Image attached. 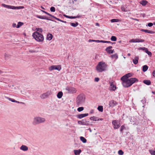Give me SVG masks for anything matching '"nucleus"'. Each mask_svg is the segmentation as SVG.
<instances>
[{
	"instance_id": "obj_16",
	"label": "nucleus",
	"mask_w": 155,
	"mask_h": 155,
	"mask_svg": "<svg viewBox=\"0 0 155 155\" xmlns=\"http://www.w3.org/2000/svg\"><path fill=\"white\" fill-rule=\"evenodd\" d=\"M90 119L91 120H93L95 121H97L99 120H103V119L102 118H100L99 119L98 117H91Z\"/></svg>"
},
{
	"instance_id": "obj_60",
	"label": "nucleus",
	"mask_w": 155,
	"mask_h": 155,
	"mask_svg": "<svg viewBox=\"0 0 155 155\" xmlns=\"http://www.w3.org/2000/svg\"><path fill=\"white\" fill-rule=\"evenodd\" d=\"M141 102H142L143 104H144L145 103V100H141Z\"/></svg>"
},
{
	"instance_id": "obj_13",
	"label": "nucleus",
	"mask_w": 155,
	"mask_h": 155,
	"mask_svg": "<svg viewBox=\"0 0 155 155\" xmlns=\"http://www.w3.org/2000/svg\"><path fill=\"white\" fill-rule=\"evenodd\" d=\"M112 48V47L111 46H109L107 48L105 49L107 53L109 54H112L113 53L114 50H110V49Z\"/></svg>"
},
{
	"instance_id": "obj_18",
	"label": "nucleus",
	"mask_w": 155,
	"mask_h": 155,
	"mask_svg": "<svg viewBox=\"0 0 155 155\" xmlns=\"http://www.w3.org/2000/svg\"><path fill=\"white\" fill-rule=\"evenodd\" d=\"M110 89L113 91H115L116 88V86L114 84H113L112 82H110Z\"/></svg>"
},
{
	"instance_id": "obj_36",
	"label": "nucleus",
	"mask_w": 155,
	"mask_h": 155,
	"mask_svg": "<svg viewBox=\"0 0 155 155\" xmlns=\"http://www.w3.org/2000/svg\"><path fill=\"white\" fill-rule=\"evenodd\" d=\"M137 42H142L144 41L143 39L136 38Z\"/></svg>"
},
{
	"instance_id": "obj_21",
	"label": "nucleus",
	"mask_w": 155,
	"mask_h": 155,
	"mask_svg": "<svg viewBox=\"0 0 155 155\" xmlns=\"http://www.w3.org/2000/svg\"><path fill=\"white\" fill-rule=\"evenodd\" d=\"M6 98L7 99H8L9 100L11 101L12 102H16V103H19L20 102L18 101H16V100H15L14 99H12L11 98H10V97H6Z\"/></svg>"
},
{
	"instance_id": "obj_2",
	"label": "nucleus",
	"mask_w": 155,
	"mask_h": 155,
	"mask_svg": "<svg viewBox=\"0 0 155 155\" xmlns=\"http://www.w3.org/2000/svg\"><path fill=\"white\" fill-rule=\"evenodd\" d=\"M107 65L104 62H99L96 67V69L98 72H101L106 70Z\"/></svg>"
},
{
	"instance_id": "obj_64",
	"label": "nucleus",
	"mask_w": 155,
	"mask_h": 155,
	"mask_svg": "<svg viewBox=\"0 0 155 155\" xmlns=\"http://www.w3.org/2000/svg\"><path fill=\"white\" fill-rule=\"evenodd\" d=\"M133 19L134 20H136V21H139V19H136V18H133Z\"/></svg>"
},
{
	"instance_id": "obj_22",
	"label": "nucleus",
	"mask_w": 155,
	"mask_h": 155,
	"mask_svg": "<svg viewBox=\"0 0 155 155\" xmlns=\"http://www.w3.org/2000/svg\"><path fill=\"white\" fill-rule=\"evenodd\" d=\"M102 40H91L89 39L88 40L89 42H95L97 43L99 42H102Z\"/></svg>"
},
{
	"instance_id": "obj_37",
	"label": "nucleus",
	"mask_w": 155,
	"mask_h": 155,
	"mask_svg": "<svg viewBox=\"0 0 155 155\" xmlns=\"http://www.w3.org/2000/svg\"><path fill=\"white\" fill-rule=\"evenodd\" d=\"M110 21L111 22H118L119 21L118 19H113L111 20Z\"/></svg>"
},
{
	"instance_id": "obj_4",
	"label": "nucleus",
	"mask_w": 155,
	"mask_h": 155,
	"mask_svg": "<svg viewBox=\"0 0 155 155\" xmlns=\"http://www.w3.org/2000/svg\"><path fill=\"white\" fill-rule=\"evenodd\" d=\"M85 97L82 94L78 96L77 98V104L78 106L84 104L85 101Z\"/></svg>"
},
{
	"instance_id": "obj_28",
	"label": "nucleus",
	"mask_w": 155,
	"mask_h": 155,
	"mask_svg": "<svg viewBox=\"0 0 155 155\" xmlns=\"http://www.w3.org/2000/svg\"><path fill=\"white\" fill-rule=\"evenodd\" d=\"M148 68V67L147 65H145L143 67V72L146 71Z\"/></svg>"
},
{
	"instance_id": "obj_5",
	"label": "nucleus",
	"mask_w": 155,
	"mask_h": 155,
	"mask_svg": "<svg viewBox=\"0 0 155 155\" xmlns=\"http://www.w3.org/2000/svg\"><path fill=\"white\" fill-rule=\"evenodd\" d=\"M45 119L42 117H35L33 121V124L35 125L45 122Z\"/></svg>"
},
{
	"instance_id": "obj_49",
	"label": "nucleus",
	"mask_w": 155,
	"mask_h": 155,
	"mask_svg": "<svg viewBox=\"0 0 155 155\" xmlns=\"http://www.w3.org/2000/svg\"><path fill=\"white\" fill-rule=\"evenodd\" d=\"M148 30L144 29H141L140 30V31H141L144 32L146 33H148Z\"/></svg>"
},
{
	"instance_id": "obj_63",
	"label": "nucleus",
	"mask_w": 155,
	"mask_h": 155,
	"mask_svg": "<svg viewBox=\"0 0 155 155\" xmlns=\"http://www.w3.org/2000/svg\"><path fill=\"white\" fill-rule=\"evenodd\" d=\"M29 52H35V51H33V50H30L29 51Z\"/></svg>"
},
{
	"instance_id": "obj_12",
	"label": "nucleus",
	"mask_w": 155,
	"mask_h": 155,
	"mask_svg": "<svg viewBox=\"0 0 155 155\" xmlns=\"http://www.w3.org/2000/svg\"><path fill=\"white\" fill-rule=\"evenodd\" d=\"M132 75V74L131 73H128L125 75L123 76L121 78V79H128L129 78L131 77Z\"/></svg>"
},
{
	"instance_id": "obj_17",
	"label": "nucleus",
	"mask_w": 155,
	"mask_h": 155,
	"mask_svg": "<svg viewBox=\"0 0 155 155\" xmlns=\"http://www.w3.org/2000/svg\"><path fill=\"white\" fill-rule=\"evenodd\" d=\"M139 59V57L138 56H136L134 59L133 60V63L136 64H137L138 63V60Z\"/></svg>"
},
{
	"instance_id": "obj_58",
	"label": "nucleus",
	"mask_w": 155,
	"mask_h": 155,
	"mask_svg": "<svg viewBox=\"0 0 155 155\" xmlns=\"http://www.w3.org/2000/svg\"><path fill=\"white\" fill-rule=\"evenodd\" d=\"M75 18H79L80 17V16H79V15H77V16H73Z\"/></svg>"
},
{
	"instance_id": "obj_46",
	"label": "nucleus",
	"mask_w": 155,
	"mask_h": 155,
	"mask_svg": "<svg viewBox=\"0 0 155 155\" xmlns=\"http://www.w3.org/2000/svg\"><path fill=\"white\" fill-rule=\"evenodd\" d=\"M147 53L148 54L149 56H151L152 55V53L150 51H149L148 50V49H147V50L145 52Z\"/></svg>"
},
{
	"instance_id": "obj_45",
	"label": "nucleus",
	"mask_w": 155,
	"mask_h": 155,
	"mask_svg": "<svg viewBox=\"0 0 155 155\" xmlns=\"http://www.w3.org/2000/svg\"><path fill=\"white\" fill-rule=\"evenodd\" d=\"M94 109H91L89 112V114L92 115V114L94 113Z\"/></svg>"
},
{
	"instance_id": "obj_35",
	"label": "nucleus",
	"mask_w": 155,
	"mask_h": 155,
	"mask_svg": "<svg viewBox=\"0 0 155 155\" xmlns=\"http://www.w3.org/2000/svg\"><path fill=\"white\" fill-rule=\"evenodd\" d=\"M110 39L111 40L113 41H116L117 40V38L115 36H112Z\"/></svg>"
},
{
	"instance_id": "obj_51",
	"label": "nucleus",
	"mask_w": 155,
	"mask_h": 155,
	"mask_svg": "<svg viewBox=\"0 0 155 155\" xmlns=\"http://www.w3.org/2000/svg\"><path fill=\"white\" fill-rule=\"evenodd\" d=\"M148 33H149V34H152L155 33V32H154V31H151V30H148Z\"/></svg>"
},
{
	"instance_id": "obj_59",
	"label": "nucleus",
	"mask_w": 155,
	"mask_h": 155,
	"mask_svg": "<svg viewBox=\"0 0 155 155\" xmlns=\"http://www.w3.org/2000/svg\"><path fill=\"white\" fill-rule=\"evenodd\" d=\"M41 11L42 12H43L44 13L48 15V12H45V11H43V10H41Z\"/></svg>"
},
{
	"instance_id": "obj_15",
	"label": "nucleus",
	"mask_w": 155,
	"mask_h": 155,
	"mask_svg": "<svg viewBox=\"0 0 155 155\" xmlns=\"http://www.w3.org/2000/svg\"><path fill=\"white\" fill-rule=\"evenodd\" d=\"M20 150L24 151H27L28 150V147L25 145H22L20 147Z\"/></svg>"
},
{
	"instance_id": "obj_30",
	"label": "nucleus",
	"mask_w": 155,
	"mask_h": 155,
	"mask_svg": "<svg viewBox=\"0 0 155 155\" xmlns=\"http://www.w3.org/2000/svg\"><path fill=\"white\" fill-rule=\"evenodd\" d=\"M97 109L99 111L102 112L103 110V106H98L97 107Z\"/></svg>"
},
{
	"instance_id": "obj_52",
	"label": "nucleus",
	"mask_w": 155,
	"mask_h": 155,
	"mask_svg": "<svg viewBox=\"0 0 155 155\" xmlns=\"http://www.w3.org/2000/svg\"><path fill=\"white\" fill-rule=\"evenodd\" d=\"M153 23H152L150 22L148 24L147 26H148L149 27H150L153 26Z\"/></svg>"
},
{
	"instance_id": "obj_48",
	"label": "nucleus",
	"mask_w": 155,
	"mask_h": 155,
	"mask_svg": "<svg viewBox=\"0 0 155 155\" xmlns=\"http://www.w3.org/2000/svg\"><path fill=\"white\" fill-rule=\"evenodd\" d=\"M78 123L79 124H80L85 125L84 122L82 121H78Z\"/></svg>"
},
{
	"instance_id": "obj_56",
	"label": "nucleus",
	"mask_w": 155,
	"mask_h": 155,
	"mask_svg": "<svg viewBox=\"0 0 155 155\" xmlns=\"http://www.w3.org/2000/svg\"><path fill=\"white\" fill-rule=\"evenodd\" d=\"M53 18H54L55 19H56V20L58 21H60L61 20L59 19V18H58L56 17H55V16L54 17H53Z\"/></svg>"
},
{
	"instance_id": "obj_8",
	"label": "nucleus",
	"mask_w": 155,
	"mask_h": 155,
	"mask_svg": "<svg viewBox=\"0 0 155 155\" xmlns=\"http://www.w3.org/2000/svg\"><path fill=\"white\" fill-rule=\"evenodd\" d=\"M118 105V103L114 100H112L109 101V107L113 108Z\"/></svg>"
},
{
	"instance_id": "obj_44",
	"label": "nucleus",
	"mask_w": 155,
	"mask_h": 155,
	"mask_svg": "<svg viewBox=\"0 0 155 155\" xmlns=\"http://www.w3.org/2000/svg\"><path fill=\"white\" fill-rule=\"evenodd\" d=\"M139 50H141L143 51H145V52H146V51L147 49V48L145 47H140L139 48Z\"/></svg>"
},
{
	"instance_id": "obj_29",
	"label": "nucleus",
	"mask_w": 155,
	"mask_h": 155,
	"mask_svg": "<svg viewBox=\"0 0 155 155\" xmlns=\"http://www.w3.org/2000/svg\"><path fill=\"white\" fill-rule=\"evenodd\" d=\"M53 36L51 34H49L47 36V39L49 40H51Z\"/></svg>"
},
{
	"instance_id": "obj_10",
	"label": "nucleus",
	"mask_w": 155,
	"mask_h": 155,
	"mask_svg": "<svg viewBox=\"0 0 155 155\" xmlns=\"http://www.w3.org/2000/svg\"><path fill=\"white\" fill-rule=\"evenodd\" d=\"M51 91H48L41 94L40 97L42 99L45 98L50 95L51 94Z\"/></svg>"
},
{
	"instance_id": "obj_11",
	"label": "nucleus",
	"mask_w": 155,
	"mask_h": 155,
	"mask_svg": "<svg viewBox=\"0 0 155 155\" xmlns=\"http://www.w3.org/2000/svg\"><path fill=\"white\" fill-rule=\"evenodd\" d=\"M66 90L68 92L71 93H75L76 92V90L75 88L73 87H68L66 88Z\"/></svg>"
},
{
	"instance_id": "obj_42",
	"label": "nucleus",
	"mask_w": 155,
	"mask_h": 155,
	"mask_svg": "<svg viewBox=\"0 0 155 155\" xmlns=\"http://www.w3.org/2000/svg\"><path fill=\"white\" fill-rule=\"evenodd\" d=\"M124 152L121 150H120L118 151V154L120 155H123Z\"/></svg>"
},
{
	"instance_id": "obj_57",
	"label": "nucleus",
	"mask_w": 155,
	"mask_h": 155,
	"mask_svg": "<svg viewBox=\"0 0 155 155\" xmlns=\"http://www.w3.org/2000/svg\"><path fill=\"white\" fill-rule=\"evenodd\" d=\"M153 75L155 77V70L153 72Z\"/></svg>"
},
{
	"instance_id": "obj_27",
	"label": "nucleus",
	"mask_w": 155,
	"mask_h": 155,
	"mask_svg": "<svg viewBox=\"0 0 155 155\" xmlns=\"http://www.w3.org/2000/svg\"><path fill=\"white\" fill-rule=\"evenodd\" d=\"M69 23L70 24V25L71 26H72L73 27H75L77 26L78 25V23L77 22H76V23H71V22H70V23Z\"/></svg>"
},
{
	"instance_id": "obj_34",
	"label": "nucleus",
	"mask_w": 155,
	"mask_h": 155,
	"mask_svg": "<svg viewBox=\"0 0 155 155\" xmlns=\"http://www.w3.org/2000/svg\"><path fill=\"white\" fill-rule=\"evenodd\" d=\"M102 43H109L110 44H113L114 43H113L110 41H102Z\"/></svg>"
},
{
	"instance_id": "obj_43",
	"label": "nucleus",
	"mask_w": 155,
	"mask_h": 155,
	"mask_svg": "<svg viewBox=\"0 0 155 155\" xmlns=\"http://www.w3.org/2000/svg\"><path fill=\"white\" fill-rule=\"evenodd\" d=\"M125 129V127L124 125H122L120 129V132H123L124 129Z\"/></svg>"
},
{
	"instance_id": "obj_3",
	"label": "nucleus",
	"mask_w": 155,
	"mask_h": 155,
	"mask_svg": "<svg viewBox=\"0 0 155 155\" xmlns=\"http://www.w3.org/2000/svg\"><path fill=\"white\" fill-rule=\"evenodd\" d=\"M32 36L38 41H42L44 39L43 35L37 31L33 33Z\"/></svg>"
},
{
	"instance_id": "obj_33",
	"label": "nucleus",
	"mask_w": 155,
	"mask_h": 155,
	"mask_svg": "<svg viewBox=\"0 0 155 155\" xmlns=\"http://www.w3.org/2000/svg\"><path fill=\"white\" fill-rule=\"evenodd\" d=\"M89 115V114L86 113L84 114H82L78 115L77 116H87Z\"/></svg>"
},
{
	"instance_id": "obj_61",
	"label": "nucleus",
	"mask_w": 155,
	"mask_h": 155,
	"mask_svg": "<svg viewBox=\"0 0 155 155\" xmlns=\"http://www.w3.org/2000/svg\"><path fill=\"white\" fill-rule=\"evenodd\" d=\"M60 21L62 22H63V23H67L66 21H63V20H61Z\"/></svg>"
},
{
	"instance_id": "obj_24",
	"label": "nucleus",
	"mask_w": 155,
	"mask_h": 155,
	"mask_svg": "<svg viewBox=\"0 0 155 155\" xmlns=\"http://www.w3.org/2000/svg\"><path fill=\"white\" fill-rule=\"evenodd\" d=\"M63 95V93L62 91L59 92L57 94V97L59 98H61Z\"/></svg>"
},
{
	"instance_id": "obj_20",
	"label": "nucleus",
	"mask_w": 155,
	"mask_h": 155,
	"mask_svg": "<svg viewBox=\"0 0 155 155\" xmlns=\"http://www.w3.org/2000/svg\"><path fill=\"white\" fill-rule=\"evenodd\" d=\"M143 83L148 85H150L151 83L150 81L149 80H144L143 81Z\"/></svg>"
},
{
	"instance_id": "obj_7",
	"label": "nucleus",
	"mask_w": 155,
	"mask_h": 155,
	"mask_svg": "<svg viewBox=\"0 0 155 155\" xmlns=\"http://www.w3.org/2000/svg\"><path fill=\"white\" fill-rule=\"evenodd\" d=\"M61 69V65H52L49 68V70L50 71H52L54 70H57L60 71Z\"/></svg>"
},
{
	"instance_id": "obj_1",
	"label": "nucleus",
	"mask_w": 155,
	"mask_h": 155,
	"mask_svg": "<svg viewBox=\"0 0 155 155\" xmlns=\"http://www.w3.org/2000/svg\"><path fill=\"white\" fill-rule=\"evenodd\" d=\"M121 80L122 81L123 85L125 87H130L134 83L138 81V80L136 78H131L128 79Z\"/></svg>"
},
{
	"instance_id": "obj_54",
	"label": "nucleus",
	"mask_w": 155,
	"mask_h": 155,
	"mask_svg": "<svg viewBox=\"0 0 155 155\" xmlns=\"http://www.w3.org/2000/svg\"><path fill=\"white\" fill-rule=\"evenodd\" d=\"M99 79L98 78H95L94 81L96 82H98L99 81Z\"/></svg>"
},
{
	"instance_id": "obj_26",
	"label": "nucleus",
	"mask_w": 155,
	"mask_h": 155,
	"mask_svg": "<svg viewBox=\"0 0 155 155\" xmlns=\"http://www.w3.org/2000/svg\"><path fill=\"white\" fill-rule=\"evenodd\" d=\"M81 140L84 143H86L87 142L86 139L83 137H80Z\"/></svg>"
},
{
	"instance_id": "obj_31",
	"label": "nucleus",
	"mask_w": 155,
	"mask_h": 155,
	"mask_svg": "<svg viewBox=\"0 0 155 155\" xmlns=\"http://www.w3.org/2000/svg\"><path fill=\"white\" fill-rule=\"evenodd\" d=\"M23 25V23L21 22H19L18 23L17 25L16 28H18Z\"/></svg>"
},
{
	"instance_id": "obj_14",
	"label": "nucleus",
	"mask_w": 155,
	"mask_h": 155,
	"mask_svg": "<svg viewBox=\"0 0 155 155\" xmlns=\"http://www.w3.org/2000/svg\"><path fill=\"white\" fill-rule=\"evenodd\" d=\"M36 17L39 18L41 19H46L48 20H50L51 21H54L55 22H56L55 21H54L52 20L51 19H49L48 17H46V16H42L41 15H37L36 16Z\"/></svg>"
},
{
	"instance_id": "obj_62",
	"label": "nucleus",
	"mask_w": 155,
	"mask_h": 155,
	"mask_svg": "<svg viewBox=\"0 0 155 155\" xmlns=\"http://www.w3.org/2000/svg\"><path fill=\"white\" fill-rule=\"evenodd\" d=\"M48 15L49 16H51L53 18V17H54V16H53L52 15H51V14H49L48 13Z\"/></svg>"
},
{
	"instance_id": "obj_40",
	"label": "nucleus",
	"mask_w": 155,
	"mask_h": 155,
	"mask_svg": "<svg viewBox=\"0 0 155 155\" xmlns=\"http://www.w3.org/2000/svg\"><path fill=\"white\" fill-rule=\"evenodd\" d=\"M129 42L130 43H136V38L135 39H132L130 40Z\"/></svg>"
},
{
	"instance_id": "obj_23",
	"label": "nucleus",
	"mask_w": 155,
	"mask_h": 155,
	"mask_svg": "<svg viewBox=\"0 0 155 155\" xmlns=\"http://www.w3.org/2000/svg\"><path fill=\"white\" fill-rule=\"evenodd\" d=\"M140 4L143 5V6L145 5L147 3V2L146 0H142L140 2Z\"/></svg>"
},
{
	"instance_id": "obj_50",
	"label": "nucleus",
	"mask_w": 155,
	"mask_h": 155,
	"mask_svg": "<svg viewBox=\"0 0 155 155\" xmlns=\"http://www.w3.org/2000/svg\"><path fill=\"white\" fill-rule=\"evenodd\" d=\"M36 30L37 31H38L40 32H41L42 31V29L40 28H36Z\"/></svg>"
},
{
	"instance_id": "obj_6",
	"label": "nucleus",
	"mask_w": 155,
	"mask_h": 155,
	"mask_svg": "<svg viewBox=\"0 0 155 155\" xmlns=\"http://www.w3.org/2000/svg\"><path fill=\"white\" fill-rule=\"evenodd\" d=\"M2 5L5 8L12 9H19L24 8V7L23 6H13L6 5L4 4H2Z\"/></svg>"
},
{
	"instance_id": "obj_38",
	"label": "nucleus",
	"mask_w": 155,
	"mask_h": 155,
	"mask_svg": "<svg viewBox=\"0 0 155 155\" xmlns=\"http://www.w3.org/2000/svg\"><path fill=\"white\" fill-rule=\"evenodd\" d=\"M64 16L67 18H68L70 19H74L75 18L73 16H69L65 15H64Z\"/></svg>"
},
{
	"instance_id": "obj_39",
	"label": "nucleus",
	"mask_w": 155,
	"mask_h": 155,
	"mask_svg": "<svg viewBox=\"0 0 155 155\" xmlns=\"http://www.w3.org/2000/svg\"><path fill=\"white\" fill-rule=\"evenodd\" d=\"M10 55L6 54H5V57L6 59H8L10 57Z\"/></svg>"
},
{
	"instance_id": "obj_47",
	"label": "nucleus",
	"mask_w": 155,
	"mask_h": 155,
	"mask_svg": "<svg viewBox=\"0 0 155 155\" xmlns=\"http://www.w3.org/2000/svg\"><path fill=\"white\" fill-rule=\"evenodd\" d=\"M50 10L51 12H54L55 11V8L54 7H51L50 8Z\"/></svg>"
},
{
	"instance_id": "obj_53",
	"label": "nucleus",
	"mask_w": 155,
	"mask_h": 155,
	"mask_svg": "<svg viewBox=\"0 0 155 155\" xmlns=\"http://www.w3.org/2000/svg\"><path fill=\"white\" fill-rule=\"evenodd\" d=\"M121 9L122 11H124V12H126L127 10H125V9L124 8L123 6H122L121 7Z\"/></svg>"
},
{
	"instance_id": "obj_9",
	"label": "nucleus",
	"mask_w": 155,
	"mask_h": 155,
	"mask_svg": "<svg viewBox=\"0 0 155 155\" xmlns=\"http://www.w3.org/2000/svg\"><path fill=\"white\" fill-rule=\"evenodd\" d=\"M112 123L114 125V129H117L120 126L119 122L117 120H113Z\"/></svg>"
},
{
	"instance_id": "obj_25",
	"label": "nucleus",
	"mask_w": 155,
	"mask_h": 155,
	"mask_svg": "<svg viewBox=\"0 0 155 155\" xmlns=\"http://www.w3.org/2000/svg\"><path fill=\"white\" fill-rule=\"evenodd\" d=\"M110 57L112 58L115 59H117L118 58V55L117 54H114L111 55Z\"/></svg>"
},
{
	"instance_id": "obj_41",
	"label": "nucleus",
	"mask_w": 155,
	"mask_h": 155,
	"mask_svg": "<svg viewBox=\"0 0 155 155\" xmlns=\"http://www.w3.org/2000/svg\"><path fill=\"white\" fill-rule=\"evenodd\" d=\"M84 109V108L83 107H78V108L77 110L79 112H81V111L83 110Z\"/></svg>"
},
{
	"instance_id": "obj_19",
	"label": "nucleus",
	"mask_w": 155,
	"mask_h": 155,
	"mask_svg": "<svg viewBox=\"0 0 155 155\" xmlns=\"http://www.w3.org/2000/svg\"><path fill=\"white\" fill-rule=\"evenodd\" d=\"M74 153L75 155H79L81 152V149L78 150H74Z\"/></svg>"
},
{
	"instance_id": "obj_55",
	"label": "nucleus",
	"mask_w": 155,
	"mask_h": 155,
	"mask_svg": "<svg viewBox=\"0 0 155 155\" xmlns=\"http://www.w3.org/2000/svg\"><path fill=\"white\" fill-rule=\"evenodd\" d=\"M12 26L14 28H15V27L16 28L17 25H16V24L15 23H13V24H12Z\"/></svg>"
},
{
	"instance_id": "obj_32",
	"label": "nucleus",
	"mask_w": 155,
	"mask_h": 155,
	"mask_svg": "<svg viewBox=\"0 0 155 155\" xmlns=\"http://www.w3.org/2000/svg\"><path fill=\"white\" fill-rule=\"evenodd\" d=\"M149 152L151 155H155V150H149Z\"/></svg>"
}]
</instances>
